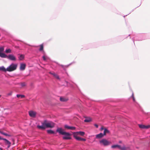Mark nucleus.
Wrapping results in <instances>:
<instances>
[{"label": "nucleus", "instance_id": "2", "mask_svg": "<svg viewBox=\"0 0 150 150\" xmlns=\"http://www.w3.org/2000/svg\"><path fill=\"white\" fill-rule=\"evenodd\" d=\"M17 65L16 64L12 63L7 68L6 70L8 71L11 72L15 70L17 67Z\"/></svg>", "mask_w": 150, "mask_h": 150}, {"label": "nucleus", "instance_id": "38", "mask_svg": "<svg viewBox=\"0 0 150 150\" xmlns=\"http://www.w3.org/2000/svg\"><path fill=\"white\" fill-rule=\"evenodd\" d=\"M0 150H3L0 147Z\"/></svg>", "mask_w": 150, "mask_h": 150}, {"label": "nucleus", "instance_id": "21", "mask_svg": "<svg viewBox=\"0 0 150 150\" xmlns=\"http://www.w3.org/2000/svg\"><path fill=\"white\" fill-rule=\"evenodd\" d=\"M60 100L62 102L66 101L67 100V99L66 98L63 97H60Z\"/></svg>", "mask_w": 150, "mask_h": 150}, {"label": "nucleus", "instance_id": "17", "mask_svg": "<svg viewBox=\"0 0 150 150\" xmlns=\"http://www.w3.org/2000/svg\"><path fill=\"white\" fill-rule=\"evenodd\" d=\"M109 133V131L106 129H104L103 134L105 135L106 134Z\"/></svg>", "mask_w": 150, "mask_h": 150}, {"label": "nucleus", "instance_id": "15", "mask_svg": "<svg viewBox=\"0 0 150 150\" xmlns=\"http://www.w3.org/2000/svg\"><path fill=\"white\" fill-rule=\"evenodd\" d=\"M6 69H6L3 66L0 67V71L6 72V71H7Z\"/></svg>", "mask_w": 150, "mask_h": 150}, {"label": "nucleus", "instance_id": "24", "mask_svg": "<svg viewBox=\"0 0 150 150\" xmlns=\"http://www.w3.org/2000/svg\"><path fill=\"white\" fill-rule=\"evenodd\" d=\"M16 96L17 98L21 97V98H23L25 97V96L23 95H21L20 94H17Z\"/></svg>", "mask_w": 150, "mask_h": 150}, {"label": "nucleus", "instance_id": "22", "mask_svg": "<svg viewBox=\"0 0 150 150\" xmlns=\"http://www.w3.org/2000/svg\"><path fill=\"white\" fill-rule=\"evenodd\" d=\"M24 56L23 55L21 54L19 57V59L20 60H22L24 58Z\"/></svg>", "mask_w": 150, "mask_h": 150}, {"label": "nucleus", "instance_id": "18", "mask_svg": "<svg viewBox=\"0 0 150 150\" xmlns=\"http://www.w3.org/2000/svg\"><path fill=\"white\" fill-rule=\"evenodd\" d=\"M0 133L1 134H2L5 136H8V137H10L11 136V135H10V134H8L7 133H4V132H3L2 131H1V130H0Z\"/></svg>", "mask_w": 150, "mask_h": 150}, {"label": "nucleus", "instance_id": "26", "mask_svg": "<svg viewBox=\"0 0 150 150\" xmlns=\"http://www.w3.org/2000/svg\"><path fill=\"white\" fill-rule=\"evenodd\" d=\"M40 48L39 49V50L40 51H42L43 49V46L42 44L40 45Z\"/></svg>", "mask_w": 150, "mask_h": 150}, {"label": "nucleus", "instance_id": "28", "mask_svg": "<svg viewBox=\"0 0 150 150\" xmlns=\"http://www.w3.org/2000/svg\"><path fill=\"white\" fill-rule=\"evenodd\" d=\"M50 74H51L52 75L55 77L57 75L54 73H52V72H50Z\"/></svg>", "mask_w": 150, "mask_h": 150}, {"label": "nucleus", "instance_id": "31", "mask_svg": "<svg viewBox=\"0 0 150 150\" xmlns=\"http://www.w3.org/2000/svg\"><path fill=\"white\" fill-rule=\"evenodd\" d=\"M4 50V48L3 47H0V51L2 52Z\"/></svg>", "mask_w": 150, "mask_h": 150}, {"label": "nucleus", "instance_id": "32", "mask_svg": "<svg viewBox=\"0 0 150 150\" xmlns=\"http://www.w3.org/2000/svg\"><path fill=\"white\" fill-rule=\"evenodd\" d=\"M12 92H10L8 93L7 94V95L8 96H11L12 95Z\"/></svg>", "mask_w": 150, "mask_h": 150}, {"label": "nucleus", "instance_id": "37", "mask_svg": "<svg viewBox=\"0 0 150 150\" xmlns=\"http://www.w3.org/2000/svg\"><path fill=\"white\" fill-rule=\"evenodd\" d=\"M4 138H3L2 137L0 136V140H3Z\"/></svg>", "mask_w": 150, "mask_h": 150}, {"label": "nucleus", "instance_id": "11", "mask_svg": "<svg viewBox=\"0 0 150 150\" xmlns=\"http://www.w3.org/2000/svg\"><path fill=\"white\" fill-rule=\"evenodd\" d=\"M139 126L140 128L142 129H148L150 127L149 125L146 126L142 125H139Z\"/></svg>", "mask_w": 150, "mask_h": 150}, {"label": "nucleus", "instance_id": "12", "mask_svg": "<svg viewBox=\"0 0 150 150\" xmlns=\"http://www.w3.org/2000/svg\"><path fill=\"white\" fill-rule=\"evenodd\" d=\"M104 136V134L102 133H100L99 134H96V137L97 139H100L103 137Z\"/></svg>", "mask_w": 150, "mask_h": 150}, {"label": "nucleus", "instance_id": "34", "mask_svg": "<svg viewBox=\"0 0 150 150\" xmlns=\"http://www.w3.org/2000/svg\"><path fill=\"white\" fill-rule=\"evenodd\" d=\"M104 128L103 127H101L100 129V131H102V130H103V129L104 130Z\"/></svg>", "mask_w": 150, "mask_h": 150}, {"label": "nucleus", "instance_id": "30", "mask_svg": "<svg viewBox=\"0 0 150 150\" xmlns=\"http://www.w3.org/2000/svg\"><path fill=\"white\" fill-rule=\"evenodd\" d=\"M132 97L133 98V101H134V102H135V98L134 96V94L133 93H132Z\"/></svg>", "mask_w": 150, "mask_h": 150}, {"label": "nucleus", "instance_id": "3", "mask_svg": "<svg viewBox=\"0 0 150 150\" xmlns=\"http://www.w3.org/2000/svg\"><path fill=\"white\" fill-rule=\"evenodd\" d=\"M44 122L45 127L52 128L54 126V123L52 122H47L46 120H45Z\"/></svg>", "mask_w": 150, "mask_h": 150}, {"label": "nucleus", "instance_id": "36", "mask_svg": "<svg viewBox=\"0 0 150 150\" xmlns=\"http://www.w3.org/2000/svg\"><path fill=\"white\" fill-rule=\"evenodd\" d=\"M11 144H8V148H9V147L11 146Z\"/></svg>", "mask_w": 150, "mask_h": 150}, {"label": "nucleus", "instance_id": "27", "mask_svg": "<svg viewBox=\"0 0 150 150\" xmlns=\"http://www.w3.org/2000/svg\"><path fill=\"white\" fill-rule=\"evenodd\" d=\"M42 58H43V59L45 61L48 58V57L44 55L42 57Z\"/></svg>", "mask_w": 150, "mask_h": 150}, {"label": "nucleus", "instance_id": "13", "mask_svg": "<svg viewBox=\"0 0 150 150\" xmlns=\"http://www.w3.org/2000/svg\"><path fill=\"white\" fill-rule=\"evenodd\" d=\"M26 65L25 64L21 63L20 64V70H24L25 68Z\"/></svg>", "mask_w": 150, "mask_h": 150}, {"label": "nucleus", "instance_id": "19", "mask_svg": "<svg viewBox=\"0 0 150 150\" xmlns=\"http://www.w3.org/2000/svg\"><path fill=\"white\" fill-rule=\"evenodd\" d=\"M3 140L5 141V143L6 144H7V145L8 144H11V142H10L9 141H8L7 139H6L4 138L3 139Z\"/></svg>", "mask_w": 150, "mask_h": 150}, {"label": "nucleus", "instance_id": "23", "mask_svg": "<svg viewBox=\"0 0 150 150\" xmlns=\"http://www.w3.org/2000/svg\"><path fill=\"white\" fill-rule=\"evenodd\" d=\"M47 132L50 134H54V132L51 130H47Z\"/></svg>", "mask_w": 150, "mask_h": 150}, {"label": "nucleus", "instance_id": "6", "mask_svg": "<svg viewBox=\"0 0 150 150\" xmlns=\"http://www.w3.org/2000/svg\"><path fill=\"white\" fill-rule=\"evenodd\" d=\"M111 147L112 148H117L121 150H125V147H121L120 146L117 145H112V146Z\"/></svg>", "mask_w": 150, "mask_h": 150}, {"label": "nucleus", "instance_id": "39", "mask_svg": "<svg viewBox=\"0 0 150 150\" xmlns=\"http://www.w3.org/2000/svg\"><path fill=\"white\" fill-rule=\"evenodd\" d=\"M132 39V40H133V41L134 42V38H133Z\"/></svg>", "mask_w": 150, "mask_h": 150}, {"label": "nucleus", "instance_id": "10", "mask_svg": "<svg viewBox=\"0 0 150 150\" xmlns=\"http://www.w3.org/2000/svg\"><path fill=\"white\" fill-rule=\"evenodd\" d=\"M29 115L32 117H35L36 115V113L33 111H31L29 112Z\"/></svg>", "mask_w": 150, "mask_h": 150}, {"label": "nucleus", "instance_id": "35", "mask_svg": "<svg viewBox=\"0 0 150 150\" xmlns=\"http://www.w3.org/2000/svg\"><path fill=\"white\" fill-rule=\"evenodd\" d=\"M94 125L96 128H98V125L97 124H95Z\"/></svg>", "mask_w": 150, "mask_h": 150}, {"label": "nucleus", "instance_id": "40", "mask_svg": "<svg viewBox=\"0 0 150 150\" xmlns=\"http://www.w3.org/2000/svg\"><path fill=\"white\" fill-rule=\"evenodd\" d=\"M1 97V95H0V97Z\"/></svg>", "mask_w": 150, "mask_h": 150}, {"label": "nucleus", "instance_id": "29", "mask_svg": "<svg viewBox=\"0 0 150 150\" xmlns=\"http://www.w3.org/2000/svg\"><path fill=\"white\" fill-rule=\"evenodd\" d=\"M25 85H26L25 84V83H24V82L21 83V86L22 87L24 86H25Z\"/></svg>", "mask_w": 150, "mask_h": 150}, {"label": "nucleus", "instance_id": "7", "mask_svg": "<svg viewBox=\"0 0 150 150\" xmlns=\"http://www.w3.org/2000/svg\"><path fill=\"white\" fill-rule=\"evenodd\" d=\"M74 137L76 140L78 141H85L86 140V139L76 136L75 135V134H74Z\"/></svg>", "mask_w": 150, "mask_h": 150}, {"label": "nucleus", "instance_id": "25", "mask_svg": "<svg viewBox=\"0 0 150 150\" xmlns=\"http://www.w3.org/2000/svg\"><path fill=\"white\" fill-rule=\"evenodd\" d=\"M5 52L6 53H11V49H6Z\"/></svg>", "mask_w": 150, "mask_h": 150}, {"label": "nucleus", "instance_id": "33", "mask_svg": "<svg viewBox=\"0 0 150 150\" xmlns=\"http://www.w3.org/2000/svg\"><path fill=\"white\" fill-rule=\"evenodd\" d=\"M55 78H57V79H59V76L57 75L56 76Z\"/></svg>", "mask_w": 150, "mask_h": 150}, {"label": "nucleus", "instance_id": "20", "mask_svg": "<svg viewBox=\"0 0 150 150\" xmlns=\"http://www.w3.org/2000/svg\"><path fill=\"white\" fill-rule=\"evenodd\" d=\"M91 121V119L90 117L87 118L84 120V121L85 122H88Z\"/></svg>", "mask_w": 150, "mask_h": 150}, {"label": "nucleus", "instance_id": "14", "mask_svg": "<svg viewBox=\"0 0 150 150\" xmlns=\"http://www.w3.org/2000/svg\"><path fill=\"white\" fill-rule=\"evenodd\" d=\"M0 57L2 58H7V55L3 53L0 52Z\"/></svg>", "mask_w": 150, "mask_h": 150}, {"label": "nucleus", "instance_id": "4", "mask_svg": "<svg viewBox=\"0 0 150 150\" xmlns=\"http://www.w3.org/2000/svg\"><path fill=\"white\" fill-rule=\"evenodd\" d=\"M100 144L103 145L104 146H107L110 144V142L108 141L106 139H103L99 141Z\"/></svg>", "mask_w": 150, "mask_h": 150}, {"label": "nucleus", "instance_id": "8", "mask_svg": "<svg viewBox=\"0 0 150 150\" xmlns=\"http://www.w3.org/2000/svg\"><path fill=\"white\" fill-rule=\"evenodd\" d=\"M37 127L39 129H45L46 127L44 122L42 123L41 125H38L37 126Z\"/></svg>", "mask_w": 150, "mask_h": 150}, {"label": "nucleus", "instance_id": "1", "mask_svg": "<svg viewBox=\"0 0 150 150\" xmlns=\"http://www.w3.org/2000/svg\"><path fill=\"white\" fill-rule=\"evenodd\" d=\"M56 132H58L60 134L64 136L62 137L64 139H70L71 138L70 137L71 134L68 132L63 131V130L61 128H58Z\"/></svg>", "mask_w": 150, "mask_h": 150}, {"label": "nucleus", "instance_id": "9", "mask_svg": "<svg viewBox=\"0 0 150 150\" xmlns=\"http://www.w3.org/2000/svg\"><path fill=\"white\" fill-rule=\"evenodd\" d=\"M64 127L65 128L72 130H74L76 129L75 127L69 126L67 125H65L64 126Z\"/></svg>", "mask_w": 150, "mask_h": 150}, {"label": "nucleus", "instance_id": "16", "mask_svg": "<svg viewBox=\"0 0 150 150\" xmlns=\"http://www.w3.org/2000/svg\"><path fill=\"white\" fill-rule=\"evenodd\" d=\"M79 133V134L80 135H81V136H83L84 134H85V133L84 132H82V131H79V132H74L73 133V134H75L76 133Z\"/></svg>", "mask_w": 150, "mask_h": 150}, {"label": "nucleus", "instance_id": "5", "mask_svg": "<svg viewBox=\"0 0 150 150\" xmlns=\"http://www.w3.org/2000/svg\"><path fill=\"white\" fill-rule=\"evenodd\" d=\"M7 58L12 61H15L16 59L15 56L12 54H10L7 56Z\"/></svg>", "mask_w": 150, "mask_h": 150}]
</instances>
